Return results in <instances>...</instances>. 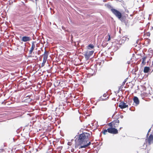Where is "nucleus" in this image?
Wrapping results in <instances>:
<instances>
[{
    "label": "nucleus",
    "mask_w": 153,
    "mask_h": 153,
    "mask_svg": "<svg viewBox=\"0 0 153 153\" xmlns=\"http://www.w3.org/2000/svg\"><path fill=\"white\" fill-rule=\"evenodd\" d=\"M114 115V114H113V116Z\"/></svg>",
    "instance_id": "obj_29"
},
{
    "label": "nucleus",
    "mask_w": 153,
    "mask_h": 153,
    "mask_svg": "<svg viewBox=\"0 0 153 153\" xmlns=\"http://www.w3.org/2000/svg\"><path fill=\"white\" fill-rule=\"evenodd\" d=\"M120 117L122 119L123 117V115H120Z\"/></svg>",
    "instance_id": "obj_25"
},
{
    "label": "nucleus",
    "mask_w": 153,
    "mask_h": 153,
    "mask_svg": "<svg viewBox=\"0 0 153 153\" xmlns=\"http://www.w3.org/2000/svg\"><path fill=\"white\" fill-rule=\"evenodd\" d=\"M94 46L92 44H89L87 46V48L88 50H90L94 48Z\"/></svg>",
    "instance_id": "obj_15"
},
{
    "label": "nucleus",
    "mask_w": 153,
    "mask_h": 153,
    "mask_svg": "<svg viewBox=\"0 0 153 153\" xmlns=\"http://www.w3.org/2000/svg\"><path fill=\"white\" fill-rule=\"evenodd\" d=\"M128 38H127L126 36H123L122 38L120 40V42H121L122 43H124L125 42L126 40L128 41Z\"/></svg>",
    "instance_id": "obj_12"
},
{
    "label": "nucleus",
    "mask_w": 153,
    "mask_h": 153,
    "mask_svg": "<svg viewBox=\"0 0 153 153\" xmlns=\"http://www.w3.org/2000/svg\"><path fill=\"white\" fill-rule=\"evenodd\" d=\"M147 36H149L150 35V33H148L147 34Z\"/></svg>",
    "instance_id": "obj_26"
},
{
    "label": "nucleus",
    "mask_w": 153,
    "mask_h": 153,
    "mask_svg": "<svg viewBox=\"0 0 153 153\" xmlns=\"http://www.w3.org/2000/svg\"><path fill=\"white\" fill-rule=\"evenodd\" d=\"M107 131H108V130L107 129H105L104 130V131L102 132V133L104 135H105L106 134V133L107 132Z\"/></svg>",
    "instance_id": "obj_19"
},
{
    "label": "nucleus",
    "mask_w": 153,
    "mask_h": 153,
    "mask_svg": "<svg viewBox=\"0 0 153 153\" xmlns=\"http://www.w3.org/2000/svg\"><path fill=\"white\" fill-rule=\"evenodd\" d=\"M126 82V80H125V81H124L123 82L122 84V85H124V84H125V83Z\"/></svg>",
    "instance_id": "obj_21"
},
{
    "label": "nucleus",
    "mask_w": 153,
    "mask_h": 153,
    "mask_svg": "<svg viewBox=\"0 0 153 153\" xmlns=\"http://www.w3.org/2000/svg\"><path fill=\"white\" fill-rule=\"evenodd\" d=\"M118 106L121 109L124 108L128 107V105H126L125 102H120Z\"/></svg>",
    "instance_id": "obj_5"
},
{
    "label": "nucleus",
    "mask_w": 153,
    "mask_h": 153,
    "mask_svg": "<svg viewBox=\"0 0 153 153\" xmlns=\"http://www.w3.org/2000/svg\"><path fill=\"white\" fill-rule=\"evenodd\" d=\"M46 61L47 60H46L43 59V62L41 64V66H40L41 67H43L45 65V63H46Z\"/></svg>",
    "instance_id": "obj_17"
},
{
    "label": "nucleus",
    "mask_w": 153,
    "mask_h": 153,
    "mask_svg": "<svg viewBox=\"0 0 153 153\" xmlns=\"http://www.w3.org/2000/svg\"><path fill=\"white\" fill-rule=\"evenodd\" d=\"M106 96H107V95L106 94H104L103 95V97H106Z\"/></svg>",
    "instance_id": "obj_22"
},
{
    "label": "nucleus",
    "mask_w": 153,
    "mask_h": 153,
    "mask_svg": "<svg viewBox=\"0 0 153 153\" xmlns=\"http://www.w3.org/2000/svg\"><path fill=\"white\" fill-rule=\"evenodd\" d=\"M133 101L136 105H138L139 104V100L138 98L137 97H134Z\"/></svg>",
    "instance_id": "obj_10"
},
{
    "label": "nucleus",
    "mask_w": 153,
    "mask_h": 153,
    "mask_svg": "<svg viewBox=\"0 0 153 153\" xmlns=\"http://www.w3.org/2000/svg\"><path fill=\"white\" fill-rule=\"evenodd\" d=\"M149 68L148 67H145L144 68L143 71L145 73H148L149 70Z\"/></svg>",
    "instance_id": "obj_14"
},
{
    "label": "nucleus",
    "mask_w": 153,
    "mask_h": 153,
    "mask_svg": "<svg viewBox=\"0 0 153 153\" xmlns=\"http://www.w3.org/2000/svg\"><path fill=\"white\" fill-rule=\"evenodd\" d=\"M111 37L110 35H108V41H109L110 40Z\"/></svg>",
    "instance_id": "obj_23"
},
{
    "label": "nucleus",
    "mask_w": 153,
    "mask_h": 153,
    "mask_svg": "<svg viewBox=\"0 0 153 153\" xmlns=\"http://www.w3.org/2000/svg\"><path fill=\"white\" fill-rule=\"evenodd\" d=\"M31 38L28 36H24L22 37V41L24 42H26L30 41Z\"/></svg>",
    "instance_id": "obj_9"
},
{
    "label": "nucleus",
    "mask_w": 153,
    "mask_h": 153,
    "mask_svg": "<svg viewBox=\"0 0 153 153\" xmlns=\"http://www.w3.org/2000/svg\"><path fill=\"white\" fill-rule=\"evenodd\" d=\"M146 57H144L142 58V63L143 64H144L146 63L145 61L146 60Z\"/></svg>",
    "instance_id": "obj_16"
},
{
    "label": "nucleus",
    "mask_w": 153,
    "mask_h": 153,
    "mask_svg": "<svg viewBox=\"0 0 153 153\" xmlns=\"http://www.w3.org/2000/svg\"><path fill=\"white\" fill-rule=\"evenodd\" d=\"M35 48V42H33L32 43V45L31 48H30V50L29 51V54H31L33 50Z\"/></svg>",
    "instance_id": "obj_7"
},
{
    "label": "nucleus",
    "mask_w": 153,
    "mask_h": 153,
    "mask_svg": "<svg viewBox=\"0 0 153 153\" xmlns=\"http://www.w3.org/2000/svg\"><path fill=\"white\" fill-rule=\"evenodd\" d=\"M113 122H114L113 123V127L114 128H116L119 125V120H118V119H117L116 120H115Z\"/></svg>",
    "instance_id": "obj_8"
},
{
    "label": "nucleus",
    "mask_w": 153,
    "mask_h": 153,
    "mask_svg": "<svg viewBox=\"0 0 153 153\" xmlns=\"http://www.w3.org/2000/svg\"><path fill=\"white\" fill-rule=\"evenodd\" d=\"M94 52V51L89 50L84 52L83 55L84 56L86 59L88 60L90 56L93 54Z\"/></svg>",
    "instance_id": "obj_2"
},
{
    "label": "nucleus",
    "mask_w": 153,
    "mask_h": 153,
    "mask_svg": "<svg viewBox=\"0 0 153 153\" xmlns=\"http://www.w3.org/2000/svg\"><path fill=\"white\" fill-rule=\"evenodd\" d=\"M49 52L48 51H45L43 55V59L47 60L48 58Z\"/></svg>",
    "instance_id": "obj_11"
},
{
    "label": "nucleus",
    "mask_w": 153,
    "mask_h": 153,
    "mask_svg": "<svg viewBox=\"0 0 153 153\" xmlns=\"http://www.w3.org/2000/svg\"><path fill=\"white\" fill-rule=\"evenodd\" d=\"M91 137L90 134L88 133H84L80 134L78 140L80 144H83L85 141Z\"/></svg>",
    "instance_id": "obj_1"
},
{
    "label": "nucleus",
    "mask_w": 153,
    "mask_h": 153,
    "mask_svg": "<svg viewBox=\"0 0 153 153\" xmlns=\"http://www.w3.org/2000/svg\"><path fill=\"white\" fill-rule=\"evenodd\" d=\"M107 130L108 132L111 134H116L118 132L117 130L114 128H108Z\"/></svg>",
    "instance_id": "obj_4"
},
{
    "label": "nucleus",
    "mask_w": 153,
    "mask_h": 153,
    "mask_svg": "<svg viewBox=\"0 0 153 153\" xmlns=\"http://www.w3.org/2000/svg\"><path fill=\"white\" fill-rule=\"evenodd\" d=\"M111 11L119 19H120L122 17V14L118 11L114 9H111Z\"/></svg>",
    "instance_id": "obj_3"
},
{
    "label": "nucleus",
    "mask_w": 153,
    "mask_h": 153,
    "mask_svg": "<svg viewBox=\"0 0 153 153\" xmlns=\"http://www.w3.org/2000/svg\"><path fill=\"white\" fill-rule=\"evenodd\" d=\"M151 128H150V129H149V131H148V134H147V135H148V133H149V132H150V131H151Z\"/></svg>",
    "instance_id": "obj_24"
},
{
    "label": "nucleus",
    "mask_w": 153,
    "mask_h": 153,
    "mask_svg": "<svg viewBox=\"0 0 153 153\" xmlns=\"http://www.w3.org/2000/svg\"><path fill=\"white\" fill-rule=\"evenodd\" d=\"M91 143L90 142H89V143H87V144H85V145H82V146H80L79 147V149H81V148H85V147H87L88 146L90 145Z\"/></svg>",
    "instance_id": "obj_13"
},
{
    "label": "nucleus",
    "mask_w": 153,
    "mask_h": 153,
    "mask_svg": "<svg viewBox=\"0 0 153 153\" xmlns=\"http://www.w3.org/2000/svg\"><path fill=\"white\" fill-rule=\"evenodd\" d=\"M148 142L149 144L150 145L153 143V135L151 134L149 137Z\"/></svg>",
    "instance_id": "obj_6"
},
{
    "label": "nucleus",
    "mask_w": 153,
    "mask_h": 153,
    "mask_svg": "<svg viewBox=\"0 0 153 153\" xmlns=\"http://www.w3.org/2000/svg\"><path fill=\"white\" fill-rule=\"evenodd\" d=\"M37 0H35V1H36V2L37 1Z\"/></svg>",
    "instance_id": "obj_27"
},
{
    "label": "nucleus",
    "mask_w": 153,
    "mask_h": 153,
    "mask_svg": "<svg viewBox=\"0 0 153 153\" xmlns=\"http://www.w3.org/2000/svg\"><path fill=\"white\" fill-rule=\"evenodd\" d=\"M114 122H111L110 123H109L108 124V125L110 127H111V128H113V123Z\"/></svg>",
    "instance_id": "obj_18"
},
{
    "label": "nucleus",
    "mask_w": 153,
    "mask_h": 153,
    "mask_svg": "<svg viewBox=\"0 0 153 153\" xmlns=\"http://www.w3.org/2000/svg\"><path fill=\"white\" fill-rule=\"evenodd\" d=\"M122 128V127H120V129Z\"/></svg>",
    "instance_id": "obj_28"
},
{
    "label": "nucleus",
    "mask_w": 153,
    "mask_h": 153,
    "mask_svg": "<svg viewBox=\"0 0 153 153\" xmlns=\"http://www.w3.org/2000/svg\"><path fill=\"white\" fill-rule=\"evenodd\" d=\"M100 100H102V101H104V100H107V98H105V99H103V98H101V97H100Z\"/></svg>",
    "instance_id": "obj_20"
}]
</instances>
